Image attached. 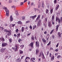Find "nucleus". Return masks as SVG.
I'll use <instances>...</instances> for the list:
<instances>
[{
  "instance_id": "f257e3e1",
  "label": "nucleus",
  "mask_w": 62,
  "mask_h": 62,
  "mask_svg": "<svg viewBox=\"0 0 62 62\" xmlns=\"http://www.w3.org/2000/svg\"><path fill=\"white\" fill-rule=\"evenodd\" d=\"M3 9L5 10L6 12V16H9V10H8V9L7 7H3Z\"/></svg>"
},
{
  "instance_id": "f03ea898",
  "label": "nucleus",
  "mask_w": 62,
  "mask_h": 62,
  "mask_svg": "<svg viewBox=\"0 0 62 62\" xmlns=\"http://www.w3.org/2000/svg\"><path fill=\"white\" fill-rule=\"evenodd\" d=\"M18 48V46L17 45H16L15 46V47H12V49L14 50L15 51V52H16L17 51V49Z\"/></svg>"
},
{
  "instance_id": "7ed1b4c3",
  "label": "nucleus",
  "mask_w": 62,
  "mask_h": 62,
  "mask_svg": "<svg viewBox=\"0 0 62 62\" xmlns=\"http://www.w3.org/2000/svg\"><path fill=\"white\" fill-rule=\"evenodd\" d=\"M62 22V17H61L60 18V19H59V21H58V23L60 24V23H61Z\"/></svg>"
},
{
  "instance_id": "20e7f679",
  "label": "nucleus",
  "mask_w": 62,
  "mask_h": 62,
  "mask_svg": "<svg viewBox=\"0 0 62 62\" xmlns=\"http://www.w3.org/2000/svg\"><path fill=\"white\" fill-rule=\"evenodd\" d=\"M6 48H1L0 50V52L2 53H3L5 52V50H6Z\"/></svg>"
},
{
  "instance_id": "39448f33",
  "label": "nucleus",
  "mask_w": 62,
  "mask_h": 62,
  "mask_svg": "<svg viewBox=\"0 0 62 62\" xmlns=\"http://www.w3.org/2000/svg\"><path fill=\"white\" fill-rule=\"evenodd\" d=\"M35 57H32L31 58V62H35V61L34 60H35Z\"/></svg>"
},
{
  "instance_id": "423d86ee",
  "label": "nucleus",
  "mask_w": 62,
  "mask_h": 62,
  "mask_svg": "<svg viewBox=\"0 0 62 62\" xmlns=\"http://www.w3.org/2000/svg\"><path fill=\"white\" fill-rule=\"evenodd\" d=\"M41 20L40 19H39L37 24V26H40V24L41 23Z\"/></svg>"
},
{
  "instance_id": "0eeeda50",
  "label": "nucleus",
  "mask_w": 62,
  "mask_h": 62,
  "mask_svg": "<svg viewBox=\"0 0 62 62\" xmlns=\"http://www.w3.org/2000/svg\"><path fill=\"white\" fill-rule=\"evenodd\" d=\"M6 45H7V43H3L2 44V47H5V46H6Z\"/></svg>"
},
{
  "instance_id": "6e6552de",
  "label": "nucleus",
  "mask_w": 62,
  "mask_h": 62,
  "mask_svg": "<svg viewBox=\"0 0 62 62\" xmlns=\"http://www.w3.org/2000/svg\"><path fill=\"white\" fill-rule=\"evenodd\" d=\"M34 44V42H32L31 43L29 44L30 46H31V47L32 48H33V45Z\"/></svg>"
},
{
  "instance_id": "1a4fd4ad",
  "label": "nucleus",
  "mask_w": 62,
  "mask_h": 62,
  "mask_svg": "<svg viewBox=\"0 0 62 62\" xmlns=\"http://www.w3.org/2000/svg\"><path fill=\"white\" fill-rule=\"evenodd\" d=\"M36 17H37V15H35L34 16H31L30 17V18H31V19H33L34 20V18H35Z\"/></svg>"
},
{
  "instance_id": "9d476101",
  "label": "nucleus",
  "mask_w": 62,
  "mask_h": 62,
  "mask_svg": "<svg viewBox=\"0 0 62 62\" xmlns=\"http://www.w3.org/2000/svg\"><path fill=\"white\" fill-rule=\"evenodd\" d=\"M0 40L2 41H5V39L3 37H1L0 38Z\"/></svg>"
},
{
  "instance_id": "9b49d317",
  "label": "nucleus",
  "mask_w": 62,
  "mask_h": 62,
  "mask_svg": "<svg viewBox=\"0 0 62 62\" xmlns=\"http://www.w3.org/2000/svg\"><path fill=\"white\" fill-rule=\"evenodd\" d=\"M62 34L60 32H59L58 33V37L59 38H61V34Z\"/></svg>"
},
{
  "instance_id": "f8f14e48",
  "label": "nucleus",
  "mask_w": 62,
  "mask_h": 62,
  "mask_svg": "<svg viewBox=\"0 0 62 62\" xmlns=\"http://www.w3.org/2000/svg\"><path fill=\"white\" fill-rule=\"evenodd\" d=\"M10 20L11 22H12L13 20V17H12V16L11 15L10 17Z\"/></svg>"
},
{
  "instance_id": "ddd939ff",
  "label": "nucleus",
  "mask_w": 62,
  "mask_h": 62,
  "mask_svg": "<svg viewBox=\"0 0 62 62\" xmlns=\"http://www.w3.org/2000/svg\"><path fill=\"white\" fill-rule=\"evenodd\" d=\"M60 25L58 24L56 26V31H58V27L59 26V25H60Z\"/></svg>"
},
{
  "instance_id": "4468645a",
  "label": "nucleus",
  "mask_w": 62,
  "mask_h": 62,
  "mask_svg": "<svg viewBox=\"0 0 62 62\" xmlns=\"http://www.w3.org/2000/svg\"><path fill=\"white\" fill-rule=\"evenodd\" d=\"M36 46H37L38 47H39V42L36 41Z\"/></svg>"
},
{
  "instance_id": "2eb2a0df",
  "label": "nucleus",
  "mask_w": 62,
  "mask_h": 62,
  "mask_svg": "<svg viewBox=\"0 0 62 62\" xmlns=\"http://www.w3.org/2000/svg\"><path fill=\"white\" fill-rule=\"evenodd\" d=\"M42 40L43 42L44 43V44H45V43H46V40L45 39H42Z\"/></svg>"
},
{
  "instance_id": "dca6fc26",
  "label": "nucleus",
  "mask_w": 62,
  "mask_h": 62,
  "mask_svg": "<svg viewBox=\"0 0 62 62\" xmlns=\"http://www.w3.org/2000/svg\"><path fill=\"white\" fill-rule=\"evenodd\" d=\"M59 7V5H57V6L56 7V8H55V10H57L58 9Z\"/></svg>"
},
{
  "instance_id": "f3484780",
  "label": "nucleus",
  "mask_w": 62,
  "mask_h": 62,
  "mask_svg": "<svg viewBox=\"0 0 62 62\" xmlns=\"http://www.w3.org/2000/svg\"><path fill=\"white\" fill-rule=\"evenodd\" d=\"M17 23L18 24H22V22L21 21H20L17 22Z\"/></svg>"
},
{
  "instance_id": "a211bd4d",
  "label": "nucleus",
  "mask_w": 62,
  "mask_h": 62,
  "mask_svg": "<svg viewBox=\"0 0 62 62\" xmlns=\"http://www.w3.org/2000/svg\"><path fill=\"white\" fill-rule=\"evenodd\" d=\"M7 34L8 35V36H10V35H11V32L9 31V32H7Z\"/></svg>"
},
{
  "instance_id": "6ab92c4d",
  "label": "nucleus",
  "mask_w": 62,
  "mask_h": 62,
  "mask_svg": "<svg viewBox=\"0 0 62 62\" xmlns=\"http://www.w3.org/2000/svg\"><path fill=\"white\" fill-rule=\"evenodd\" d=\"M39 52V50L38 49H37L36 50V54L37 55L38 53Z\"/></svg>"
},
{
  "instance_id": "aec40b11",
  "label": "nucleus",
  "mask_w": 62,
  "mask_h": 62,
  "mask_svg": "<svg viewBox=\"0 0 62 62\" xmlns=\"http://www.w3.org/2000/svg\"><path fill=\"white\" fill-rule=\"evenodd\" d=\"M54 15H53L52 16V21H54Z\"/></svg>"
},
{
  "instance_id": "412c9836",
  "label": "nucleus",
  "mask_w": 62,
  "mask_h": 62,
  "mask_svg": "<svg viewBox=\"0 0 62 62\" xmlns=\"http://www.w3.org/2000/svg\"><path fill=\"white\" fill-rule=\"evenodd\" d=\"M17 60L18 62H21V60L20 59V58H18L17 59Z\"/></svg>"
},
{
  "instance_id": "4be33fe9",
  "label": "nucleus",
  "mask_w": 62,
  "mask_h": 62,
  "mask_svg": "<svg viewBox=\"0 0 62 62\" xmlns=\"http://www.w3.org/2000/svg\"><path fill=\"white\" fill-rule=\"evenodd\" d=\"M19 53L20 54H23V51L21 50H19Z\"/></svg>"
},
{
  "instance_id": "5701e85b",
  "label": "nucleus",
  "mask_w": 62,
  "mask_h": 62,
  "mask_svg": "<svg viewBox=\"0 0 62 62\" xmlns=\"http://www.w3.org/2000/svg\"><path fill=\"white\" fill-rule=\"evenodd\" d=\"M54 56H52L51 58V60L53 61L54 60Z\"/></svg>"
},
{
  "instance_id": "b1692460",
  "label": "nucleus",
  "mask_w": 62,
  "mask_h": 62,
  "mask_svg": "<svg viewBox=\"0 0 62 62\" xmlns=\"http://www.w3.org/2000/svg\"><path fill=\"white\" fill-rule=\"evenodd\" d=\"M17 38H20V33L17 34Z\"/></svg>"
},
{
  "instance_id": "393cba45",
  "label": "nucleus",
  "mask_w": 62,
  "mask_h": 62,
  "mask_svg": "<svg viewBox=\"0 0 62 62\" xmlns=\"http://www.w3.org/2000/svg\"><path fill=\"white\" fill-rule=\"evenodd\" d=\"M9 42L10 43H11L12 41V39L11 38H10L9 39Z\"/></svg>"
},
{
  "instance_id": "a878e982",
  "label": "nucleus",
  "mask_w": 62,
  "mask_h": 62,
  "mask_svg": "<svg viewBox=\"0 0 62 62\" xmlns=\"http://www.w3.org/2000/svg\"><path fill=\"white\" fill-rule=\"evenodd\" d=\"M45 12L46 14H48V13H49V11L48 10V9H47L46 10Z\"/></svg>"
},
{
  "instance_id": "bb28decb",
  "label": "nucleus",
  "mask_w": 62,
  "mask_h": 62,
  "mask_svg": "<svg viewBox=\"0 0 62 62\" xmlns=\"http://www.w3.org/2000/svg\"><path fill=\"white\" fill-rule=\"evenodd\" d=\"M15 26V24H11V26L12 27H14V26Z\"/></svg>"
},
{
  "instance_id": "cd10ccee",
  "label": "nucleus",
  "mask_w": 62,
  "mask_h": 62,
  "mask_svg": "<svg viewBox=\"0 0 62 62\" xmlns=\"http://www.w3.org/2000/svg\"><path fill=\"white\" fill-rule=\"evenodd\" d=\"M52 25V24L50 23H49L48 24V26L49 27H51V25Z\"/></svg>"
},
{
  "instance_id": "c85d7f7f",
  "label": "nucleus",
  "mask_w": 62,
  "mask_h": 62,
  "mask_svg": "<svg viewBox=\"0 0 62 62\" xmlns=\"http://www.w3.org/2000/svg\"><path fill=\"white\" fill-rule=\"evenodd\" d=\"M23 31H24V27H22L21 29V31L22 32H23Z\"/></svg>"
},
{
  "instance_id": "c756f323",
  "label": "nucleus",
  "mask_w": 62,
  "mask_h": 62,
  "mask_svg": "<svg viewBox=\"0 0 62 62\" xmlns=\"http://www.w3.org/2000/svg\"><path fill=\"white\" fill-rule=\"evenodd\" d=\"M54 29H53V30H52L50 32V34H52L53 33V32H54Z\"/></svg>"
},
{
  "instance_id": "7c9ffc66",
  "label": "nucleus",
  "mask_w": 62,
  "mask_h": 62,
  "mask_svg": "<svg viewBox=\"0 0 62 62\" xmlns=\"http://www.w3.org/2000/svg\"><path fill=\"white\" fill-rule=\"evenodd\" d=\"M59 19L58 17H56V21H57L58 20V22H59Z\"/></svg>"
},
{
  "instance_id": "2f4dec72",
  "label": "nucleus",
  "mask_w": 62,
  "mask_h": 62,
  "mask_svg": "<svg viewBox=\"0 0 62 62\" xmlns=\"http://www.w3.org/2000/svg\"><path fill=\"white\" fill-rule=\"evenodd\" d=\"M53 9H52L50 10L51 14H52V13H53Z\"/></svg>"
},
{
  "instance_id": "473e14b6",
  "label": "nucleus",
  "mask_w": 62,
  "mask_h": 62,
  "mask_svg": "<svg viewBox=\"0 0 62 62\" xmlns=\"http://www.w3.org/2000/svg\"><path fill=\"white\" fill-rule=\"evenodd\" d=\"M37 27V26L36 25H34L33 26V29H35L36 28V27Z\"/></svg>"
},
{
  "instance_id": "72a5a7b5",
  "label": "nucleus",
  "mask_w": 62,
  "mask_h": 62,
  "mask_svg": "<svg viewBox=\"0 0 62 62\" xmlns=\"http://www.w3.org/2000/svg\"><path fill=\"white\" fill-rule=\"evenodd\" d=\"M4 32H7V33L8 32H9V31H8V30H4Z\"/></svg>"
},
{
  "instance_id": "f704fd0d",
  "label": "nucleus",
  "mask_w": 62,
  "mask_h": 62,
  "mask_svg": "<svg viewBox=\"0 0 62 62\" xmlns=\"http://www.w3.org/2000/svg\"><path fill=\"white\" fill-rule=\"evenodd\" d=\"M27 58H28L29 59H30V58L29 57H27L26 58L25 60V61L26 60V59H27Z\"/></svg>"
},
{
  "instance_id": "c9c22d12",
  "label": "nucleus",
  "mask_w": 62,
  "mask_h": 62,
  "mask_svg": "<svg viewBox=\"0 0 62 62\" xmlns=\"http://www.w3.org/2000/svg\"><path fill=\"white\" fill-rule=\"evenodd\" d=\"M24 46V45H22L20 47H21V49H22L23 48Z\"/></svg>"
},
{
  "instance_id": "e433bc0d",
  "label": "nucleus",
  "mask_w": 62,
  "mask_h": 62,
  "mask_svg": "<svg viewBox=\"0 0 62 62\" xmlns=\"http://www.w3.org/2000/svg\"><path fill=\"white\" fill-rule=\"evenodd\" d=\"M41 53L42 54V55L43 56V58H45V57H44V54H43V52H41Z\"/></svg>"
},
{
  "instance_id": "4c0bfd02",
  "label": "nucleus",
  "mask_w": 62,
  "mask_h": 62,
  "mask_svg": "<svg viewBox=\"0 0 62 62\" xmlns=\"http://www.w3.org/2000/svg\"><path fill=\"white\" fill-rule=\"evenodd\" d=\"M60 57H61V56L60 55H58L57 57V58H58V59L59 58H60Z\"/></svg>"
},
{
  "instance_id": "58836bf2",
  "label": "nucleus",
  "mask_w": 62,
  "mask_h": 62,
  "mask_svg": "<svg viewBox=\"0 0 62 62\" xmlns=\"http://www.w3.org/2000/svg\"><path fill=\"white\" fill-rule=\"evenodd\" d=\"M57 0H54V4H55L56 3H57Z\"/></svg>"
},
{
  "instance_id": "ea45409f",
  "label": "nucleus",
  "mask_w": 62,
  "mask_h": 62,
  "mask_svg": "<svg viewBox=\"0 0 62 62\" xmlns=\"http://www.w3.org/2000/svg\"><path fill=\"white\" fill-rule=\"evenodd\" d=\"M18 31H19V30H18V29H16V33H18Z\"/></svg>"
},
{
  "instance_id": "a19ab883",
  "label": "nucleus",
  "mask_w": 62,
  "mask_h": 62,
  "mask_svg": "<svg viewBox=\"0 0 62 62\" xmlns=\"http://www.w3.org/2000/svg\"><path fill=\"white\" fill-rule=\"evenodd\" d=\"M24 3L23 2H21L20 3V5H23V4Z\"/></svg>"
},
{
  "instance_id": "79ce46f5",
  "label": "nucleus",
  "mask_w": 62,
  "mask_h": 62,
  "mask_svg": "<svg viewBox=\"0 0 62 62\" xmlns=\"http://www.w3.org/2000/svg\"><path fill=\"white\" fill-rule=\"evenodd\" d=\"M22 40L21 39H19L18 40V41L19 42H21Z\"/></svg>"
},
{
  "instance_id": "37998d69",
  "label": "nucleus",
  "mask_w": 62,
  "mask_h": 62,
  "mask_svg": "<svg viewBox=\"0 0 62 62\" xmlns=\"http://www.w3.org/2000/svg\"><path fill=\"white\" fill-rule=\"evenodd\" d=\"M16 15H17V16H18V15H19V14L17 12V11H16Z\"/></svg>"
},
{
  "instance_id": "c03bdc74",
  "label": "nucleus",
  "mask_w": 62,
  "mask_h": 62,
  "mask_svg": "<svg viewBox=\"0 0 62 62\" xmlns=\"http://www.w3.org/2000/svg\"><path fill=\"white\" fill-rule=\"evenodd\" d=\"M11 8H16V7L15 6H12L11 7Z\"/></svg>"
},
{
  "instance_id": "a18cd8bd",
  "label": "nucleus",
  "mask_w": 62,
  "mask_h": 62,
  "mask_svg": "<svg viewBox=\"0 0 62 62\" xmlns=\"http://www.w3.org/2000/svg\"><path fill=\"white\" fill-rule=\"evenodd\" d=\"M31 39H32V40H35V39H34V37L32 36L31 37Z\"/></svg>"
},
{
  "instance_id": "49530a36",
  "label": "nucleus",
  "mask_w": 62,
  "mask_h": 62,
  "mask_svg": "<svg viewBox=\"0 0 62 62\" xmlns=\"http://www.w3.org/2000/svg\"><path fill=\"white\" fill-rule=\"evenodd\" d=\"M50 44H51L50 41L49 42V43L47 44V46H49V45H50Z\"/></svg>"
},
{
  "instance_id": "de8ad7c7",
  "label": "nucleus",
  "mask_w": 62,
  "mask_h": 62,
  "mask_svg": "<svg viewBox=\"0 0 62 62\" xmlns=\"http://www.w3.org/2000/svg\"><path fill=\"white\" fill-rule=\"evenodd\" d=\"M37 18H39H39H40V15H39L38 16Z\"/></svg>"
},
{
  "instance_id": "09e8293b",
  "label": "nucleus",
  "mask_w": 62,
  "mask_h": 62,
  "mask_svg": "<svg viewBox=\"0 0 62 62\" xmlns=\"http://www.w3.org/2000/svg\"><path fill=\"white\" fill-rule=\"evenodd\" d=\"M54 51L56 52H57L58 51V48H57Z\"/></svg>"
},
{
  "instance_id": "8fccbe9b",
  "label": "nucleus",
  "mask_w": 62,
  "mask_h": 62,
  "mask_svg": "<svg viewBox=\"0 0 62 62\" xmlns=\"http://www.w3.org/2000/svg\"><path fill=\"white\" fill-rule=\"evenodd\" d=\"M45 20L46 21V22L47 21V17H46L45 18Z\"/></svg>"
},
{
  "instance_id": "3c124183",
  "label": "nucleus",
  "mask_w": 62,
  "mask_h": 62,
  "mask_svg": "<svg viewBox=\"0 0 62 62\" xmlns=\"http://www.w3.org/2000/svg\"><path fill=\"white\" fill-rule=\"evenodd\" d=\"M47 37H48L49 38L50 37V35H49V34H47Z\"/></svg>"
},
{
  "instance_id": "603ef678",
  "label": "nucleus",
  "mask_w": 62,
  "mask_h": 62,
  "mask_svg": "<svg viewBox=\"0 0 62 62\" xmlns=\"http://www.w3.org/2000/svg\"><path fill=\"white\" fill-rule=\"evenodd\" d=\"M59 44V43H58L57 44V45H56V47H58V45Z\"/></svg>"
},
{
  "instance_id": "864d4df0",
  "label": "nucleus",
  "mask_w": 62,
  "mask_h": 62,
  "mask_svg": "<svg viewBox=\"0 0 62 62\" xmlns=\"http://www.w3.org/2000/svg\"><path fill=\"white\" fill-rule=\"evenodd\" d=\"M9 3H11L12 2V0H9Z\"/></svg>"
},
{
  "instance_id": "5fc2aeb1",
  "label": "nucleus",
  "mask_w": 62,
  "mask_h": 62,
  "mask_svg": "<svg viewBox=\"0 0 62 62\" xmlns=\"http://www.w3.org/2000/svg\"><path fill=\"white\" fill-rule=\"evenodd\" d=\"M52 24H54V21H52Z\"/></svg>"
},
{
  "instance_id": "6e6d98bb",
  "label": "nucleus",
  "mask_w": 62,
  "mask_h": 62,
  "mask_svg": "<svg viewBox=\"0 0 62 62\" xmlns=\"http://www.w3.org/2000/svg\"><path fill=\"white\" fill-rule=\"evenodd\" d=\"M30 28L31 29H32V26H31V25L30 26Z\"/></svg>"
},
{
  "instance_id": "4d7b16f0",
  "label": "nucleus",
  "mask_w": 62,
  "mask_h": 62,
  "mask_svg": "<svg viewBox=\"0 0 62 62\" xmlns=\"http://www.w3.org/2000/svg\"><path fill=\"white\" fill-rule=\"evenodd\" d=\"M52 37L53 38V39H54V35H52Z\"/></svg>"
},
{
  "instance_id": "13d9d810",
  "label": "nucleus",
  "mask_w": 62,
  "mask_h": 62,
  "mask_svg": "<svg viewBox=\"0 0 62 62\" xmlns=\"http://www.w3.org/2000/svg\"><path fill=\"white\" fill-rule=\"evenodd\" d=\"M30 34H31V33H30L29 34H27V36H30Z\"/></svg>"
},
{
  "instance_id": "bf43d9fd",
  "label": "nucleus",
  "mask_w": 62,
  "mask_h": 62,
  "mask_svg": "<svg viewBox=\"0 0 62 62\" xmlns=\"http://www.w3.org/2000/svg\"><path fill=\"white\" fill-rule=\"evenodd\" d=\"M14 36L15 37H17V35H16V34H14Z\"/></svg>"
},
{
  "instance_id": "052dcab7",
  "label": "nucleus",
  "mask_w": 62,
  "mask_h": 62,
  "mask_svg": "<svg viewBox=\"0 0 62 62\" xmlns=\"http://www.w3.org/2000/svg\"><path fill=\"white\" fill-rule=\"evenodd\" d=\"M22 19L23 20H24V16H23L22 17Z\"/></svg>"
},
{
  "instance_id": "680f3d73",
  "label": "nucleus",
  "mask_w": 62,
  "mask_h": 62,
  "mask_svg": "<svg viewBox=\"0 0 62 62\" xmlns=\"http://www.w3.org/2000/svg\"><path fill=\"white\" fill-rule=\"evenodd\" d=\"M23 57H24V56H23L21 57V59H23Z\"/></svg>"
},
{
  "instance_id": "e2e57ef3",
  "label": "nucleus",
  "mask_w": 62,
  "mask_h": 62,
  "mask_svg": "<svg viewBox=\"0 0 62 62\" xmlns=\"http://www.w3.org/2000/svg\"><path fill=\"white\" fill-rule=\"evenodd\" d=\"M39 18H38V17H37L36 19V21H38L39 19Z\"/></svg>"
},
{
  "instance_id": "0e129e2a",
  "label": "nucleus",
  "mask_w": 62,
  "mask_h": 62,
  "mask_svg": "<svg viewBox=\"0 0 62 62\" xmlns=\"http://www.w3.org/2000/svg\"><path fill=\"white\" fill-rule=\"evenodd\" d=\"M37 8H35L34 9V10L35 11H36L37 10Z\"/></svg>"
},
{
  "instance_id": "69168bd1",
  "label": "nucleus",
  "mask_w": 62,
  "mask_h": 62,
  "mask_svg": "<svg viewBox=\"0 0 62 62\" xmlns=\"http://www.w3.org/2000/svg\"><path fill=\"white\" fill-rule=\"evenodd\" d=\"M49 51H47V55H48V54H49Z\"/></svg>"
},
{
  "instance_id": "338daca9",
  "label": "nucleus",
  "mask_w": 62,
  "mask_h": 62,
  "mask_svg": "<svg viewBox=\"0 0 62 62\" xmlns=\"http://www.w3.org/2000/svg\"><path fill=\"white\" fill-rule=\"evenodd\" d=\"M29 22H30V21H27L26 22V23H28Z\"/></svg>"
},
{
  "instance_id": "774afa93",
  "label": "nucleus",
  "mask_w": 62,
  "mask_h": 62,
  "mask_svg": "<svg viewBox=\"0 0 62 62\" xmlns=\"http://www.w3.org/2000/svg\"><path fill=\"white\" fill-rule=\"evenodd\" d=\"M58 53H55V55L56 56L57 55H58Z\"/></svg>"
}]
</instances>
